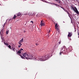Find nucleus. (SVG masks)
Masks as SVG:
<instances>
[{
    "mask_svg": "<svg viewBox=\"0 0 79 79\" xmlns=\"http://www.w3.org/2000/svg\"><path fill=\"white\" fill-rule=\"evenodd\" d=\"M22 55H20V56L22 58H24V57H25V58L26 59H27V60H28V59H32L34 57L33 55L27 52L23 53Z\"/></svg>",
    "mask_w": 79,
    "mask_h": 79,
    "instance_id": "1",
    "label": "nucleus"
},
{
    "mask_svg": "<svg viewBox=\"0 0 79 79\" xmlns=\"http://www.w3.org/2000/svg\"><path fill=\"white\" fill-rule=\"evenodd\" d=\"M52 56L51 54H48L46 56H44L42 57H36L35 58V60H37V61H45L46 60H48L49 57Z\"/></svg>",
    "mask_w": 79,
    "mask_h": 79,
    "instance_id": "2",
    "label": "nucleus"
},
{
    "mask_svg": "<svg viewBox=\"0 0 79 79\" xmlns=\"http://www.w3.org/2000/svg\"><path fill=\"white\" fill-rule=\"evenodd\" d=\"M71 7L72 8V9L77 14V15H79V12L77 10V9L76 7H73L72 6H71Z\"/></svg>",
    "mask_w": 79,
    "mask_h": 79,
    "instance_id": "3",
    "label": "nucleus"
},
{
    "mask_svg": "<svg viewBox=\"0 0 79 79\" xmlns=\"http://www.w3.org/2000/svg\"><path fill=\"white\" fill-rule=\"evenodd\" d=\"M64 52V47H63L61 48L60 52V55H61L62 53H63V52Z\"/></svg>",
    "mask_w": 79,
    "mask_h": 79,
    "instance_id": "4",
    "label": "nucleus"
},
{
    "mask_svg": "<svg viewBox=\"0 0 79 79\" xmlns=\"http://www.w3.org/2000/svg\"><path fill=\"white\" fill-rule=\"evenodd\" d=\"M23 52V49L21 48L20 50L17 52V54H20V53H21V52Z\"/></svg>",
    "mask_w": 79,
    "mask_h": 79,
    "instance_id": "5",
    "label": "nucleus"
},
{
    "mask_svg": "<svg viewBox=\"0 0 79 79\" xmlns=\"http://www.w3.org/2000/svg\"><path fill=\"white\" fill-rule=\"evenodd\" d=\"M40 25L41 26H45V23L44 22V21H43V20L41 21Z\"/></svg>",
    "mask_w": 79,
    "mask_h": 79,
    "instance_id": "6",
    "label": "nucleus"
},
{
    "mask_svg": "<svg viewBox=\"0 0 79 79\" xmlns=\"http://www.w3.org/2000/svg\"><path fill=\"white\" fill-rule=\"evenodd\" d=\"M72 34L73 33L72 32H69V34L68 35V37H71V36H72Z\"/></svg>",
    "mask_w": 79,
    "mask_h": 79,
    "instance_id": "7",
    "label": "nucleus"
},
{
    "mask_svg": "<svg viewBox=\"0 0 79 79\" xmlns=\"http://www.w3.org/2000/svg\"><path fill=\"white\" fill-rule=\"evenodd\" d=\"M41 42V40H40L38 41H36V45H39L40 43Z\"/></svg>",
    "mask_w": 79,
    "mask_h": 79,
    "instance_id": "8",
    "label": "nucleus"
},
{
    "mask_svg": "<svg viewBox=\"0 0 79 79\" xmlns=\"http://www.w3.org/2000/svg\"><path fill=\"white\" fill-rule=\"evenodd\" d=\"M4 32L5 31H3V29L1 31H0V34L1 35H2L4 34Z\"/></svg>",
    "mask_w": 79,
    "mask_h": 79,
    "instance_id": "9",
    "label": "nucleus"
},
{
    "mask_svg": "<svg viewBox=\"0 0 79 79\" xmlns=\"http://www.w3.org/2000/svg\"><path fill=\"white\" fill-rule=\"evenodd\" d=\"M23 40H24V39H23V38H22L21 40H20L19 41V42L18 43V44H21L23 42H24V41H23Z\"/></svg>",
    "mask_w": 79,
    "mask_h": 79,
    "instance_id": "10",
    "label": "nucleus"
},
{
    "mask_svg": "<svg viewBox=\"0 0 79 79\" xmlns=\"http://www.w3.org/2000/svg\"><path fill=\"white\" fill-rule=\"evenodd\" d=\"M16 15H15L14 17L12 18L11 19V21H12V20H13V19H16Z\"/></svg>",
    "mask_w": 79,
    "mask_h": 79,
    "instance_id": "11",
    "label": "nucleus"
},
{
    "mask_svg": "<svg viewBox=\"0 0 79 79\" xmlns=\"http://www.w3.org/2000/svg\"><path fill=\"white\" fill-rule=\"evenodd\" d=\"M16 15L17 16H21V14L20 12H19Z\"/></svg>",
    "mask_w": 79,
    "mask_h": 79,
    "instance_id": "12",
    "label": "nucleus"
},
{
    "mask_svg": "<svg viewBox=\"0 0 79 79\" xmlns=\"http://www.w3.org/2000/svg\"><path fill=\"white\" fill-rule=\"evenodd\" d=\"M58 27V24L57 23H56L55 25V29H57Z\"/></svg>",
    "mask_w": 79,
    "mask_h": 79,
    "instance_id": "13",
    "label": "nucleus"
},
{
    "mask_svg": "<svg viewBox=\"0 0 79 79\" xmlns=\"http://www.w3.org/2000/svg\"><path fill=\"white\" fill-rule=\"evenodd\" d=\"M15 47H12V50H13L14 52H15Z\"/></svg>",
    "mask_w": 79,
    "mask_h": 79,
    "instance_id": "14",
    "label": "nucleus"
},
{
    "mask_svg": "<svg viewBox=\"0 0 79 79\" xmlns=\"http://www.w3.org/2000/svg\"><path fill=\"white\" fill-rule=\"evenodd\" d=\"M55 1H57L58 3H61V1L60 0H55Z\"/></svg>",
    "mask_w": 79,
    "mask_h": 79,
    "instance_id": "15",
    "label": "nucleus"
},
{
    "mask_svg": "<svg viewBox=\"0 0 79 79\" xmlns=\"http://www.w3.org/2000/svg\"><path fill=\"white\" fill-rule=\"evenodd\" d=\"M1 6L2 8L4 7V6L5 5H4V4H0V6Z\"/></svg>",
    "mask_w": 79,
    "mask_h": 79,
    "instance_id": "16",
    "label": "nucleus"
},
{
    "mask_svg": "<svg viewBox=\"0 0 79 79\" xmlns=\"http://www.w3.org/2000/svg\"><path fill=\"white\" fill-rule=\"evenodd\" d=\"M35 13H33L32 15V16H33V17H34L35 16Z\"/></svg>",
    "mask_w": 79,
    "mask_h": 79,
    "instance_id": "17",
    "label": "nucleus"
},
{
    "mask_svg": "<svg viewBox=\"0 0 79 79\" xmlns=\"http://www.w3.org/2000/svg\"><path fill=\"white\" fill-rule=\"evenodd\" d=\"M7 47H9L10 49H11V47L10 46V45H9V44H8V46H7Z\"/></svg>",
    "mask_w": 79,
    "mask_h": 79,
    "instance_id": "18",
    "label": "nucleus"
},
{
    "mask_svg": "<svg viewBox=\"0 0 79 79\" xmlns=\"http://www.w3.org/2000/svg\"><path fill=\"white\" fill-rule=\"evenodd\" d=\"M4 43L5 44V45H7V46H8L9 44H7L6 43H5V42H4Z\"/></svg>",
    "mask_w": 79,
    "mask_h": 79,
    "instance_id": "19",
    "label": "nucleus"
},
{
    "mask_svg": "<svg viewBox=\"0 0 79 79\" xmlns=\"http://www.w3.org/2000/svg\"><path fill=\"white\" fill-rule=\"evenodd\" d=\"M19 44V45L18 46V47L19 48H20L21 47V45H22V44H21V43Z\"/></svg>",
    "mask_w": 79,
    "mask_h": 79,
    "instance_id": "20",
    "label": "nucleus"
},
{
    "mask_svg": "<svg viewBox=\"0 0 79 79\" xmlns=\"http://www.w3.org/2000/svg\"><path fill=\"white\" fill-rule=\"evenodd\" d=\"M56 29V30L57 31V32L59 31V30H60V29H59V28L57 27Z\"/></svg>",
    "mask_w": 79,
    "mask_h": 79,
    "instance_id": "21",
    "label": "nucleus"
},
{
    "mask_svg": "<svg viewBox=\"0 0 79 79\" xmlns=\"http://www.w3.org/2000/svg\"><path fill=\"white\" fill-rule=\"evenodd\" d=\"M8 32H9V30H8L6 32V34H7V35L8 34Z\"/></svg>",
    "mask_w": 79,
    "mask_h": 79,
    "instance_id": "22",
    "label": "nucleus"
},
{
    "mask_svg": "<svg viewBox=\"0 0 79 79\" xmlns=\"http://www.w3.org/2000/svg\"><path fill=\"white\" fill-rule=\"evenodd\" d=\"M63 10H64V11H65V12H68V11H67V10H66V9H63Z\"/></svg>",
    "mask_w": 79,
    "mask_h": 79,
    "instance_id": "23",
    "label": "nucleus"
},
{
    "mask_svg": "<svg viewBox=\"0 0 79 79\" xmlns=\"http://www.w3.org/2000/svg\"><path fill=\"white\" fill-rule=\"evenodd\" d=\"M53 4H54V5H56V6H60V5H58L56 4H54V3H53Z\"/></svg>",
    "mask_w": 79,
    "mask_h": 79,
    "instance_id": "24",
    "label": "nucleus"
},
{
    "mask_svg": "<svg viewBox=\"0 0 79 79\" xmlns=\"http://www.w3.org/2000/svg\"><path fill=\"white\" fill-rule=\"evenodd\" d=\"M61 42V40L59 42V44H60Z\"/></svg>",
    "mask_w": 79,
    "mask_h": 79,
    "instance_id": "25",
    "label": "nucleus"
},
{
    "mask_svg": "<svg viewBox=\"0 0 79 79\" xmlns=\"http://www.w3.org/2000/svg\"><path fill=\"white\" fill-rule=\"evenodd\" d=\"M5 24H6V22L4 23V26H3V27H4V26H5Z\"/></svg>",
    "mask_w": 79,
    "mask_h": 79,
    "instance_id": "26",
    "label": "nucleus"
},
{
    "mask_svg": "<svg viewBox=\"0 0 79 79\" xmlns=\"http://www.w3.org/2000/svg\"><path fill=\"white\" fill-rule=\"evenodd\" d=\"M28 15H29V16H30V15H32L31 13V14L29 13L28 14Z\"/></svg>",
    "mask_w": 79,
    "mask_h": 79,
    "instance_id": "27",
    "label": "nucleus"
},
{
    "mask_svg": "<svg viewBox=\"0 0 79 79\" xmlns=\"http://www.w3.org/2000/svg\"><path fill=\"white\" fill-rule=\"evenodd\" d=\"M48 33H49V32H51L50 30H48Z\"/></svg>",
    "mask_w": 79,
    "mask_h": 79,
    "instance_id": "28",
    "label": "nucleus"
},
{
    "mask_svg": "<svg viewBox=\"0 0 79 79\" xmlns=\"http://www.w3.org/2000/svg\"><path fill=\"white\" fill-rule=\"evenodd\" d=\"M30 23H32V24H33L34 23V22H33V21H31L30 22Z\"/></svg>",
    "mask_w": 79,
    "mask_h": 79,
    "instance_id": "29",
    "label": "nucleus"
},
{
    "mask_svg": "<svg viewBox=\"0 0 79 79\" xmlns=\"http://www.w3.org/2000/svg\"><path fill=\"white\" fill-rule=\"evenodd\" d=\"M67 13L68 14H69V12H68V11H67Z\"/></svg>",
    "mask_w": 79,
    "mask_h": 79,
    "instance_id": "30",
    "label": "nucleus"
},
{
    "mask_svg": "<svg viewBox=\"0 0 79 79\" xmlns=\"http://www.w3.org/2000/svg\"><path fill=\"white\" fill-rule=\"evenodd\" d=\"M25 15H27V13H25Z\"/></svg>",
    "mask_w": 79,
    "mask_h": 79,
    "instance_id": "31",
    "label": "nucleus"
},
{
    "mask_svg": "<svg viewBox=\"0 0 79 79\" xmlns=\"http://www.w3.org/2000/svg\"><path fill=\"white\" fill-rule=\"evenodd\" d=\"M11 20V19H9V21H10Z\"/></svg>",
    "mask_w": 79,
    "mask_h": 79,
    "instance_id": "32",
    "label": "nucleus"
},
{
    "mask_svg": "<svg viewBox=\"0 0 79 79\" xmlns=\"http://www.w3.org/2000/svg\"><path fill=\"white\" fill-rule=\"evenodd\" d=\"M53 40H55V38H54L53 39Z\"/></svg>",
    "mask_w": 79,
    "mask_h": 79,
    "instance_id": "33",
    "label": "nucleus"
},
{
    "mask_svg": "<svg viewBox=\"0 0 79 79\" xmlns=\"http://www.w3.org/2000/svg\"><path fill=\"white\" fill-rule=\"evenodd\" d=\"M23 32H24V33H25V32H26V31H23Z\"/></svg>",
    "mask_w": 79,
    "mask_h": 79,
    "instance_id": "34",
    "label": "nucleus"
},
{
    "mask_svg": "<svg viewBox=\"0 0 79 79\" xmlns=\"http://www.w3.org/2000/svg\"><path fill=\"white\" fill-rule=\"evenodd\" d=\"M62 9H63H63H64V7H63V8H62Z\"/></svg>",
    "mask_w": 79,
    "mask_h": 79,
    "instance_id": "35",
    "label": "nucleus"
},
{
    "mask_svg": "<svg viewBox=\"0 0 79 79\" xmlns=\"http://www.w3.org/2000/svg\"><path fill=\"white\" fill-rule=\"evenodd\" d=\"M46 3H49V2H46Z\"/></svg>",
    "mask_w": 79,
    "mask_h": 79,
    "instance_id": "36",
    "label": "nucleus"
},
{
    "mask_svg": "<svg viewBox=\"0 0 79 79\" xmlns=\"http://www.w3.org/2000/svg\"><path fill=\"white\" fill-rule=\"evenodd\" d=\"M78 35H79V33H78Z\"/></svg>",
    "mask_w": 79,
    "mask_h": 79,
    "instance_id": "37",
    "label": "nucleus"
},
{
    "mask_svg": "<svg viewBox=\"0 0 79 79\" xmlns=\"http://www.w3.org/2000/svg\"><path fill=\"white\" fill-rule=\"evenodd\" d=\"M61 8H63V7H60Z\"/></svg>",
    "mask_w": 79,
    "mask_h": 79,
    "instance_id": "38",
    "label": "nucleus"
},
{
    "mask_svg": "<svg viewBox=\"0 0 79 79\" xmlns=\"http://www.w3.org/2000/svg\"><path fill=\"white\" fill-rule=\"evenodd\" d=\"M78 37V38H79V36Z\"/></svg>",
    "mask_w": 79,
    "mask_h": 79,
    "instance_id": "39",
    "label": "nucleus"
},
{
    "mask_svg": "<svg viewBox=\"0 0 79 79\" xmlns=\"http://www.w3.org/2000/svg\"><path fill=\"white\" fill-rule=\"evenodd\" d=\"M63 23H64V22H63Z\"/></svg>",
    "mask_w": 79,
    "mask_h": 79,
    "instance_id": "40",
    "label": "nucleus"
}]
</instances>
